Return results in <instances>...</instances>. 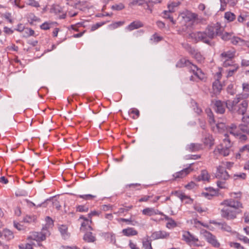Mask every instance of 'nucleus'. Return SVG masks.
<instances>
[{
    "label": "nucleus",
    "mask_w": 249,
    "mask_h": 249,
    "mask_svg": "<svg viewBox=\"0 0 249 249\" xmlns=\"http://www.w3.org/2000/svg\"><path fill=\"white\" fill-rule=\"evenodd\" d=\"M224 18L228 21L231 22L235 20L236 16L233 13L227 12L225 13Z\"/></svg>",
    "instance_id": "29"
},
{
    "label": "nucleus",
    "mask_w": 249,
    "mask_h": 249,
    "mask_svg": "<svg viewBox=\"0 0 249 249\" xmlns=\"http://www.w3.org/2000/svg\"><path fill=\"white\" fill-rule=\"evenodd\" d=\"M182 240L185 241L188 244H193L195 246L198 247L200 246L198 244V239L191 234L189 231H184L182 234Z\"/></svg>",
    "instance_id": "8"
},
{
    "label": "nucleus",
    "mask_w": 249,
    "mask_h": 249,
    "mask_svg": "<svg viewBox=\"0 0 249 249\" xmlns=\"http://www.w3.org/2000/svg\"><path fill=\"white\" fill-rule=\"evenodd\" d=\"M191 68L195 76L200 80H203L205 78V76L204 73H203L201 70L198 69L196 66L193 65Z\"/></svg>",
    "instance_id": "16"
},
{
    "label": "nucleus",
    "mask_w": 249,
    "mask_h": 249,
    "mask_svg": "<svg viewBox=\"0 0 249 249\" xmlns=\"http://www.w3.org/2000/svg\"><path fill=\"white\" fill-rule=\"evenodd\" d=\"M225 138L223 139V142L219 145L215 150V152H218L221 155L226 157L231 154L233 150L232 147V143L231 142L229 138V136L225 134Z\"/></svg>",
    "instance_id": "5"
},
{
    "label": "nucleus",
    "mask_w": 249,
    "mask_h": 249,
    "mask_svg": "<svg viewBox=\"0 0 249 249\" xmlns=\"http://www.w3.org/2000/svg\"><path fill=\"white\" fill-rule=\"evenodd\" d=\"M240 95L236 96L233 100L227 101L226 106L231 111L243 115L247 110L248 102L247 100H243L240 102Z\"/></svg>",
    "instance_id": "4"
},
{
    "label": "nucleus",
    "mask_w": 249,
    "mask_h": 249,
    "mask_svg": "<svg viewBox=\"0 0 249 249\" xmlns=\"http://www.w3.org/2000/svg\"><path fill=\"white\" fill-rule=\"evenodd\" d=\"M45 222L46 223L40 232H33L29 236V238L36 240L37 242L38 246H41L42 244L40 242L45 240L46 236L50 235L48 230L52 228L53 225V221L49 216L46 217Z\"/></svg>",
    "instance_id": "3"
},
{
    "label": "nucleus",
    "mask_w": 249,
    "mask_h": 249,
    "mask_svg": "<svg viewBox=\"0 0 249 249\" xmlns=\"http://www.w3.org/2000/svg\"><path fill=\"white\" fill-rule=\"evenodd\" d=\"M235 51L229 50L223 52L220 54V58L223 62V66L224 67H228L229 66L232 65L233 62L232 59L234 57Z\"/></svg>",
    "instance_id": "6"
},
{
    "label": "nucleus",
    "mask_w": 249,
    "mask_h": 249,
    "mask_svg": "<svg viewBox=\"0 0 249 249\" xmlns=\"http://www.w3.org/2000/svg\"><path fill=\"white\" fill-rule=\"evenodd\" d=\"M216 178L223 180H227L229 178V175L227 171L220 174H216Z\"/></svg>",
    "instance_id": "35"
},
{
    "label": "nucleus",
    "mask_w": 249,
    "mask_h": 249,
    "mask_svg": "<svg viewBox=\"0 0 249 249\" xmlns=\"http://www.w3.org/2000/svg\"><path fill=\"white\" fill-rule=\"evenodd\" d=\"M123 24H124L123 22L119 21V22H115V23H113L112 24L110 25V27L113 29H115V28H116L122 25Z\"/></svg>",
    "instance_id": "59"
},
{
    "label": "nucleus",
    "mask_w": 249,
    "mask_h": 249,
    "mask_svg": "<svg viewBox=\"0 0 249 249\" xmlns=\"http://www.w3.org/2000/svg\"><path fill=\"white\" fill-rule=\"evenodd\" d=\"M177 226L176 222L171 218L167 221L166 227L168 229H172Z\"/></svg>",
    "instance_id": "40"
},
{
    "label": "nucleus",
    "mask_w": 249,
    "mask_h": 249,
    "mask_svg": "<svg viewBox=\"0 0 249 249\" xmlns=\"http://www.w3.org/2000/svg\"><path fill=\"white\" fill-rule=\"evenodd\" d=\"M229 67H231V68L227 71V77L231 76L239 68L238 65L235 64L234 62L232 65L229 66Z\"/></svg>",
    "instance_id": "26"
},
{
    "label": "nucleus",
    "mask_w": 249,
    "mask_h": 249,
    "mask_svg": "<svg viewBox=\"0 0 249 249\" xmlns=\"http://www.w3.org/2000/svg\"><path fill=\"white\" fill-rule=\"evenodd\" d=\"M196 186V184L194 182L191 181V182H189L188 184H187V185H186L185 186V187L188 190H192V189H194Z\"/></svg>",
    "instance_id": "51"
},
{
    "label": "nucleus",
    "mask_w": 249,
    "mask_h": 249,
    "mask_svg": "<svg viewBox=\"0 0 249 249\" xmlns=\"http://www.w3.org/2000/svg\"><path fill=\"white\" fill-rule=\"evenodd\" d=\"M191 169L187 168L182 170L175 173L173 176L175 178H183L190 173Z\"/></svg>",
    "instance_id": "19"
},
{
    "label": "nucleus",
    "mask_w": 249,
    "mask_h": 249,
    "mask_svg": "<svg viewBox=\"0 0 249 249\" xmlns=\"http://www.w3.org/2000/svg\"><path fill=\"white\" fill-rule=\"evenodd\" d=\"M36 220V217L35 215H26L23 219L24 221L27 223L35 222Z\"/></svg>",
    "instance_id": "42"
},
{
    "label": "nucleus",
    "mask_w": 249,
    "mask_h": 249,
    "mask_svg": "<svg viewBox=\"0 0 249 249\" xmlns=\"http://www.w3.org/2000/svg\"><path fill=\"white\" fill-rule=\"evenodd\" d=\"M125 8V6L124 3L120 2L119 3H116L111 6V9L113 10L120 11L124 9Z\"/></svg>",
    "instance_id": "31"
},
{
    "label": "nucleus",
    "mask_w": 249,
    "mask_h": 249,
    "mask_svg": "<svg viewBox=\"0 0 249 249\" xmlns=\"http://www.w3.org/2000/svg\"><path fill=\"white\" fill-rule=\"evenodd\" d=\"M244 42V41L243 39L238 37L233 36V38H231V42L234 45H236L240 43H242Z\"/></svg>",
    "instance_id": "46"
},
{
    "label": "nucleus",
    "mask_w": 249,
    "mask_h": 249,
    "mask_svg": "<svg viewBox=\"0 0 249 249\" xmlns=\"http://www.w3.org/2000/svg\"><path fill=\"white\" fill-rule=\"evenodd\" d=\"M79 197L80 198L85 199H92V198H94L95 196H93L92 195L88 194V195H80Z\"/></svg>",
    "instance_id": "52"
},
{
    "label": "nucleus",
    "mask_w": 249,
    "mask_h": 249,
    "mask_svg": "<svg viewBox=\"0 0 249 249\" xmlns=\"http://www.w3.org/2000/svg\"><path fill=\"white\" fill-rule=\"evenodd\" d=\"M188 148L191 151H196L201 148V145L198 144L191 143L188 146Z\"/></svg>",
    "instance_id": "32"
},
{
    "label": "nucleus",
    "mask_w": 249,
    "mask_h": 249,
    "mask_svg": "<svg viewBox=\"0 0 249 249\" xmlns=\"http://www.w3.org/2000/svg\"><path fill=\"white\" fill-rule=\"evenodd\" d=\"M76 6L78 8L82 7L81 8V10H85L86 8L89 9L90 8L89 4L85 1L79 2V3H76Z\"/></svg>",
    "instance_id": "33"
},
{
    "label": "nucleus",
    "mask_w": 249,
    "mask_h": 249,
    "mask_svg": "<svg viewBox=\"0 0 249 249\" xmlns=\"http://www.w3.org/2000/svg\"><path fill=\"white\" fill-rule=\"evenodd\" d=\"M144 3L143 0H131L128 5L130 7H133L136 5H141Z\"/></svg>",
    "instance_id": "36"
},
{
    "label": "nucleus",
    "mask_w": 249,
    "mask_h": 249,
    "mask_svg": "<svg viewBox=\"0 0 249 249\" xmlns=\"http://www.w3.org/2000/svg\"><path fill=\"white\" fill-rule=\"evenodd\" d=\"M58 230L64 239H67L70 236V233L68 231V227L66 225H61L59 226Z\"/></svg>",
    "instance_id": "20"
},
{
    "label": "nucleus",
    "mask_w": 249,
    "mask_h": 249,
    "mask_svg": "<svg viewBox=\"0 0 249 249\" xmlns=\"http://www.w3.org/2000/svg\"><path fill=\"white\" fill-rule=\"evenodd\" d=\"M25 3H26V4H27L28 5H30V6H33V7H34L36 8H37L40 6L39 3L37 1H36L35 0H26L25 1Z\"/></svg>",
    "instance_id": "38"
},
{
    "label": "nucleus",
    "mask_w": 249,
    "mask_h": 249,
    "mask_svg": "<svg viewBox=\"0 0 249 249\" xmlns=\"http://www.w3.org/2000/svg\"><path fill=\"white\" fill-rule=\"evenodd\" d=\"M176 194H177V196L182 201H184L185 203L189 204L192 203L193 202V199L185 195L184 194H178L177 192H176Z\"/></svg>",
    "instance_id": "23"
},
{
    "label": "nucleus",
    "mask_w": 249,
    "mask_h": 249,
    "mask_svg": "<svg viewBox=\"0 0 249 249\" xmlns=\"http://www.w3.org/2000/svg\"><path fill=\"white\" fill-rule=\"evenodd\" d=\"M210 176L209 175L207 171L203 170L201 172L200 176H198L196 180L197 181H209Z\"/></svg>",
    "instance_id": "25"
},
{
    "label": "nucleus",
    "mask_w": 249,
    "mask_h": 249,
    "mask_svg": "<svg viewBox=\"0 0 249 249\" xmlns=\"http://www.w3.org/2000/svg\"><path fill=\"white\" fill-rule=\"evenodd\" d=\"M194 224L196 227L199 228L200 225L203 226L204 224L201 223L200 221L197 220L196 219H194Z\"/></svg>",
    "instance_id": "62"
},
{
    "label": "nucleus",
    "mask_w": 249,
    "mask_h": 249,
    "mask_svg": "<svg viewBox=\"0 0 249 249\" xmlns=\"http://www.w3.org/2000/svg\"><path fill=\"white\" fill-rule=\"evenodd\" d=\"M169 11H164L163 12V17L164 18H169L170 21L173 24H175L176 23V21L174 20L173 18L171 17L170 15Z\"/></svg>",
    "instance_id": "43"
},
{
    "label": "nucleus",
    "mask_w": 249,
    "mask_h": 249,
    "mask_svg": "<svg viewBox=\"0 0 249 249\" xmlns=\"http://www.w3.org/2000/svg\"><path fill=\"white\" fill-rule=\"evenodd\" d=\"M143 214L151 216L154 215H163V213L154 208H146L142 211Z\"/></svg>",
    "instance_id": "14"
},
{
    "label": "nucleus",
    "mask_w": 249,
    "mask_h": 249,
    "mask_svg": "<svg viewBox=\"0 0 249 249\" xmlns=\"http://www.w3.org/2000/svg\"><path fill=\"white\" fill-rule=\"evenodd\" d=\"M221 204L224 206L221 210V216L227 220H232L241 212L242 204L239 201L230 198L224 200Z\"/></svg>",
    "instance_id": "2"
},
{
    "label": "nucleus",
    "mask_w": 249,
    "mask_h": 249,
    "mask_svg": "<svg viewBox=\"0 0 249 249\" xmlns=\"http://www.w3.org/2000/svg\"><path fill=\"white\" fill-rule=\"evenodd\" d=\"M34 33V31L31 29L25 28L24 31L23 36L25 37H27L29 36H33Z\"/></svg>",
    "instance_id": "41"
},
{
    "label": "nucleus",
    "mask_w": 249,
    "mask_h": 249,
    "mask_svg": "<svg viewBox=\"0 0 249 249\" xmlns=\"http://www.w3.org/2000/svg\"><path fill=\"white\" fill-rule=\"evenodd\" d=\"M200 233L205 239L212 246L215 248H219L220 244L215 235L205 230H201Z\"/></svg>",
    "instance_id": "7"
},
{
    "label": "nucleus",
    "mask_w": 249,
    "mask_h": 249,
    "mask_svg": "<svg viewBox=\"0 0 249 249\" xmlns=\"http://www.w3.org/2000/svg\"><path fill=\"white\" fill-rule=\"evenodd\" d=\"M243 122L247 123V124L241 125L240 129L245 132L249 134V117H243L242 118Z\"/></svg>",
    "instance_id": "22"
},
{
    "label": "nucleus",
    "mask_w": 249,
    "mask_h": 249,
    "mask_svg": "<svg viewBox=\"0 0 249 249\" xmlns=\"http://www.w3.org/2000/svg\"><path fill=\"white\" fill-rule=\"evenodd\" d=\"M61 8L58 5L53 6L50 12L54 14H57L60 12Z\"/></svg>",
    "instance_id": "45"
},
{
    "label": "nucleus",
    "mask_w": 249,
    "mask_h": 249,
    "mask_svg": "<svg viewBox=\"0 0 249 249\" xmlns=\"http://www.w3.org/2000/svg\"><path fill=\"white\" fill-rule=\"evenodd\" d=\"M224 28L219 23L209 26L205 32H196L188 33V37L194 42L201 41L209 44L211 40L223 32Z\"/></svg>",
    "instance_id": "1"
},
{
    "label": "nucleus",
    "mask_w": 249,
    "mask_h": 249,
    "mask_svg": "<svg viewBox=\"0 0 249 249\" xmlns=\"http://www.w3.org/2000/svg\"><path fill=\"white\" fill-rule=\"evenodd\" d=\"M122 232L124 235L127 236L135 235L138 233L137 231L132 228H128L125 229H124L122 231Z\"/></svg>",
    "instance_id": "24"
},
{
    "label": "nucleus",
    "mask_w": 249,
    "mask_h": 249,
    "mask_svg": "<svg viewBox=\"0 0 249 249\" xmlns=\"http://www.w3.org/2000/svg\"><path fill=\"white\" fill-rule=\"evenodd\" d=\"M221 3V7L220 10L221 11H224L226 9V7L227 4L230 6L233 7L236 4V1L235 0H220Z\"/></svg>",
    "instance_id": "17"
},
{
    "label": "nucleus",
    "mask_w": 249,
    "mask_h": 249,
    "mask_svg": "<svg viewBox=\"0 0 249 249\" xmlns=\"http://www.w3.org/2000/svg\"><path fill=\"white\" fill-rule=\"evenodd\" d=\"M222 165L225 167H226L228 169H230L233 166V163L231 162H222Z\"/></svg>",
    "instance_id": "53"
},
{
    "label": "nucleus",
    "mask_w": 249,
    "mask_h": 249,
    "mask_svg": "<svg viewBox=\"0 0 249 249\" xmlns=\"http://www.w3.org/2000/svg\"><path fill=\"white\" fill-rule=\"evenodd\" d=\"M2 17L5 18L10 23H12L13 20L11 18V14L9 13H6L1 15Z\"/></svg>",
    "instance_id": "48"
},
{
    "label": "nucleus",
    "mask_w": 249,
    "mask_h": 249,
    "mask_svg": "<svg viewBox=\"0 0 249 249\" xmlns=\"http://www.w3.org/2000/svg\"><path fill=\"white\" fill-rule=\"evenodd\" d=\"M228 131L231 135L238 137L241 141H245L247 140V136L237 132V127L234 124H232L231 126L228 128Z\"/></svg>",
    "instance_id": "12"
},
{
    "label": "nucleus",
    "mask_w": 249,
    "mask_h": 249,
    "mask_svg": "<svg viewBox=\"0 0 249 249\" xmlns=\"http://www.w3.org/2000/svg\"><path fill=\"white\" fill-rule=\"evenodd\" d=\"M169 236V233L165 231H159L152 233L151 237L153 240L167 238Z\"/></svg>",
    "instance_id": "13"
},
{
    "label": "nucleus",
    "mask_w": 249,
    "mask_h": 249,
    "mask_svg": "<svg viewBox=\"0 0 249 249\" xmlns=\"http://www.w3.org/2000/svg\"><path fill=\"white\" fill-rule=\"evenodd\" d=\"M84 239L88 242H92L95 241V238L91 232H87L84 236Z\"/></svg>",
    "instance_id": "30"
},
{
    "label": "nucleus",
    "mask_w": 249,
    "mask_h": 249,
    "mask_svg": "<svg viewBox=\"0 0 249 249\" xmlns=\"http://www.w3.org/2000/svg\"><path fill=\"white\" fill-rule=\"evenodd\" d=\"M210 223L218 226L219 229H220L222 231L227 232L231 234H234L236 233V231L232 230L230 226L225 222L218 223L215 221H211Z\"/></svg>",
    "instance_id": "11"
},
{
    "label": "nucleus",
    "mask_w": 249,
    "mask_h": 249,
    "mask_svg": "<svg viewBox=\"0 0 249 249\" xmlns=\"http://www.w3.org/2000/svg\"><path fill=\"white\" fill-rule=\"evenodd\" d=\"M246 177V175L245 173L236 174L233 175V178L234 179H237L238 178H241L244 179H245Z\"/></svg>",
    "instance_id": "47"
},
{
    "label": "nucleus",
    "mask_w": 249,
    "mask_h": 249,
    "mask_svg": "<svg viewBox=\"0 0 249 249\" xmlns=\"http://www.w3.org/2000/svg\"><path fill=\"white\" fill-rule=\"evenodd\" d=\"M2 233V236H3L6 240H10L13 238L14 235L13 232L9 230L5 229L3 230Z\"/></svg>",
    "instance_id": "27"
},
{
    "label": "nucleus",
    "mask_w": 249,
    "mask_h": 249,
    "mask_svg": "<svg viewBox=\"0 0 249 249\" xmlns=\"http://www.w3.org/2000/svg\"><path fill=\"white\" fill-rule=\"evenodd\" d=\"M52 23L45 22L41 25L40 28L43 30H48L50 29Z\"/></svg>",
    "instance_id": "49"
},
{
    "label": "nucleus",
    "mask_w": 249,
    "mask_h": 249,
    "mask_svg": "<svg viewBox=\"0 0 249 249\" xmlns=\"http://www.w3.org/2000/svg\"><path fill=\"white\" fill-rule=\"evenodd\" d=\"M194 208L196 211H197L199 213H201L204 212V210L202 209V208L198 204L195 205Z\"/></svg>",
    "instance_id": "60"
},
{
    "label": "nucleus",
    "mask_w": 249,
    "mask_h": 249,
    "mask_svg": "<svg viewBox=\"0 0 249 249\" xmlns=\"http://www.w3.org/2000/svg\"><path fill=\"white\" fill-rule=\"evenodd\" d=\"M239 239L241 241H242L244 242V243L247 244L249 245V239L246 236H240V237H238Z\"/></svg>",
    "instance_id": "57"
},
{
    "label": "nucleus",
    "mask_w": 249,
    "mask_h": 249,
    "mask_svg": "<svg viewBox=\"0 0 249 249\" xmlns=\"http://www.w3.org/2000/svg\"><path fill=\"white\" fill-rule=\"evenodd\" d=\"M219 36H221V38L224 40H228L230 39H231L232 33H227L225 32L224 33H221V35Z\"/></svg>",
    "instance_id": "34"
},
{
    "label": "nucleus",
    "mask_w": 249,
    "mask_h": 249,
    "mask_svg": "<svg viewBox=\"0 0 249 249\" xmlns=\"http://www.w3.org/2000/svg\"><path fill=\"white\" fill-rule=\"evenodd\" d=\"M143 26L142 23L140 21H135L131 23L126 29L128 31H132Z\"/></svg>",
    "instance_id": "21"
},
{
    "label": "nucleus",
    "mask_w": 249,
    "mask_h": 249,
    "mask_svg": "<svg viewBox=\"0 0 249 249\" xmlns=\"http://www.w3.org/2000/svg\"><path fill=\"white\" fill-rule=\"evenodd\" d=\"M229 244L231 247H233L237 249H245V248L238 243L230 242Z\"/></svg>",
    "instance_id": "44"
},
{
    "label": "nucleus",
    "mask_w": 249,
    "mask_h": 249,
    "mask_svg": "<svg viewBox=\"0 0 249 249\" xmlns=\"http://www.w3.org/2000/svg\"><path fill=\"white\" fill-rule=\"evenodd\" d=\"M179 5L178 2H172L169 3L168 5V11L170 13H173L175 11V8L178 7Z\"/></svg>",
    "instance_id": "37"
},
{
    "label": "nucleus",
    "mask_w": 249,
    "mask_h": 249,
    "mask_svg": "<svg viewBox=\"0 0 249 249\" xmlns=\"http://www.w3.org/2000/svg\"><path fill=\"white\" fill-rule=\"evenodd\" d=\"M180 17L182 18V23L188 24V26L192 25L197 18V15L195 13L187 12L181 14Z\"/></svg>",
    "instance_id": "9"
},
{
    "label": "nucleus",
    "mask_w": 249,
    "mask_h": 249,
    "mask_svg": "<svg viewBox=\"0 0 249 249\" xmlns=\"http://www.w3.org/2000/svg\"><path fill=\"white\" fill-rule=\"evenodd\" d=\"M142 246L144 249H153L151 246V241L148 236L144 238L142 240Z\"/></svg>",
    "instance_id": "28"
},
{
    "label": "nucleus",
    "mask_w": 249,
    "mask_h": 249,
    "mask_svg": "<svg viewBox=\"0 0 249 249\" xmlns=\"http://www.w3.org/2000/svg\"><path fill=\"white\" fill-rule=\"evenodd\" d=\"M88 210V208L84 206H78L77 207V211L82 212H87Z\"/></svg>",
    "instance_id": "58"
},
{
    "label": "nucleus",
    "mask_w": 249,
    "mask_h": 249,
    "mask_svg": "<svg viewBox=\"0 0 249 249\" xmlns=\"http://www.w3.org/2000/svg\"><path fill=\"white\" fill-rule=\"evenodd\" d=\"M247 17V16L245 15V16H242L241 15H240V16H239L237 18V20L239 22H240V23H242L244 21L246 20V18Z\"/></svg>",
    "instance_id": "61"
},
{
    "label": "nucleus",
    "mask_w": 249,
    "mask_h": 249,
    "mask_svg": "<svg viewBox=\"0 0 249 249\" xmlns=\"http://www.w3.org/2000/svg\"><path fill=\"white\" fill-rule=\"evenodd\" d=\"M191 63L188 60L185 58H182L177 63V66L181 67L184 66H188Z\"/></svg>",
    "instance_id": "39"
},
{
    "label": "nucleus",
    "mask_w": 249,
    "mask_h": 249,
    "mask_svg": "<svg viewBox=\"0 0 249 249\" xmlns=\"http://www.w3.org/2000/svg\"><path fill=\"white\" fill-rule=\"evenodd\" d=\"M206 112L208 114V116L210 118V123L211 124L214 123V121L213 115L212 112H211V110L210 109H208L206 110Z\"/></svg>",
    "instance_id": "50"
},
{
    "label": "nucleus",
    "mask_w": 249,
    "mask_h": 249,
    "mask_svg": "<svg viewBox=\"0 0 249 249\" xmlns=\"http://www.w3.org/2000/svg\"><path fill=\"white\" fill-rule=\"evenodd\" d=\"M225 171H226L225 170L224 167L221 163V165H219L217 167V172H216V174H220V173H223L224 172H225Z\"/></svg>",
    "instance_id": "54"
},
{
    "label": "nucleus",
    "mask_w": 249,
    "mask_h": 249,
    "mask_svg": "<svg viewBox=\"0 0 249 249\" xmlns=\"http://www.w3.org/2000/svg\"><path fill=\"white\" fill-rule=\"evenodd\" d=\"M240 152H247L249 153V144H246L240 148Z\"/></svg>",
    "instance_id": "56"
},
{
    "label": "nucleus",
    "mask_w": 249,
    "mask_h": 249,
    "mask_svg": "<svg viewBox=\"0 0 249 249\" xmlns=\"http://www.w3.org/2000/svg\"><path fill=\"white\" fill-rule=\"evenodd\" d=\"M129 246L131 249H140V248L137 246L136 244L132 242H129Z\"/></svg>",
    "instance_id": "64"
},
{
    "label": "nucleus",
    "mask_w": 249,
    "mask_h": 249,
    "mask_svg": "<svg viewBox=\"0 0 249 249\" xmlns=\"http://www.w3.org/2000/svg\"><path fill=\"white\" fill-rule=\"evenodd\" d=\"M221 77V71L217 72L214 76L215 81L213 83V89L215 94L219 93L222 88V85L220 83L219 80Z\"/></svg>",
    "instance_id": "10"
},
{
    "label": "nucleus",
    "mask_w": 249,
    "mask_h": 249,
    "mask_svg": "<svg viewBox=\"0 0 249 249\" xmlns=\"http://www.w3.org/2000/svg\"><path fill=\"white\" fill-rule=\"evenodd\" d=\"M80 219H82L84 220V221L81 224V226L80 228V230L81 231H84L85 230H91L92 228L89 225V224L91 223V220H89L85 218L83 216H81L80 217Z\"/></svg>",
    "instance_id": "15"
},
{
    "label": "nucleus",
    "mask_w": 249,
    "mask_h": 249,
    "mask_svg": "<svg viewBox=\"0 0 249 249\" xmlns=\"http://www.w3.org/2000/svg\"><path fill=\"white\" fill-rule=\"evenodd\" d=\"M243 89L245 92H249V84L243 83L242 84Z\"/></svg>",
    "instance_id": "63"
},
{
    "label": "nucleus",
    "mask_w": 249,
    "mask_h": 249,
    "mask_svg": "<svg viewBox=\"0 0 249 249\" xmlns=\"http://www.w3.org/2000/svg\"><path fill=\"white\" fill-rule=\"evenodd\" d=\"M214 107L217 113L222 114L225 112L224 105L220 101H215L214 102Z\"/></svg>",
    "instance_id": "18"
},
{
    "label": "nucleus",
    "mask_w": 249,
    "mask_h": 249,
    "mask_svg": "<svg viewBox=\"0 0 249 249\" xmlns=\"http://www.w3.org/2000/svg\"><path fill=\"white\" fill-rule=\"evenodd\" d=\"M129 113H134V114H136V115L137 116L136 117H135V116L132 117V118L134 119L137 118L139 116V114H140L139 111L136 108L131 109V110L130 111Z\"/></svg>",
    "instance_id": "55"
}]
</instances>
